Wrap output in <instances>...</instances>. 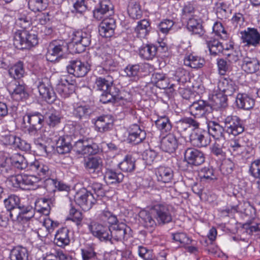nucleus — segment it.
Instances as JSON below:
<instances>
[{
    "label": "nucleus",
    "mask_w": 260,
    "mask_h": 260,
    "mask_svg": "<svg viewBox=\"0 0 260 260\" xmlns=\"http://www.w3.org/2000/svg\"><path fill=\"white\" fill-rule=\"evenodd\" d=\"M114 79L111 75L97 77L95 84L98 90L103 91L100 101L103 104L116 103L124 100L119 89L113 85Z\"/></svg>",
    "instance_id": "f257e3e1"
},
{
    "label": "nucleus",
    "mask_w": 260,
    "mask_h": 260,
    "mask_svg": "<svg viewBox=\"0 0 260 260\" xmlns=\"http://www.w3.org/2000/svg\"><path fill=\"white\" fill-rule=\"evenodd\" d=\"M38 43V37L32 31L18 30L14 34L13 44L18 49H29Z\"/></svg>",
    "instance_id": "f03ea898"
},
{
    "label": "nucleus",
    "mask_w": 260,
    "mask_h": 260,
    "mask_svg": "<svg viewBox=\"0 0 260 260\" xmlns=\"http://www.w3.org/2000/svg\"><path fill=\"white\" fill-rule=\"evenodd\" d=\"M23 122L29 124L26 127L25 132L31 136L38 135V132L41 130L45 122V111L41 114L38 112L27 113L23 117Z\"/></svg>",
    "instance_id": "7ed1b4c3"
},
{
    "label": "nucleus",
    "mask_w": 260,
    "mask_h": 260,
    "mask_svg": "<svg viewBox=\"0 0 260 260\" xmlns=\"http://www.w3.org/2000/svg\"><path fill=\"white\" fill-rule=\"evenodd\" d=\"M90 35L86 32L80 30L75 31L72 34V42L69 44V47L72 49L73 52L80 53L90 45Z\"/></svg>",
    "instance_id": "20e7f679"
},
{
    "label": "nucleus",
    "mask_w": 260,
    "mask_h": 260,
    "mask_svg": "<svg viewBox=\"0 0 260 260\" xmlns=\"http://www.w3.org/2000/svg\"><path fill=\"white\" fill-rule=\"evenodd\" d=\"M225 131L234 136L242 134L245 129L243 121L236 115H229L223 121Z\"/></svg>",
    "instance_id": "39448f33"
},
{
    "label": "nucleus",
    "mask_w": 260,
    "mask_h": 260,
    "mask_svg": "<svg viewBox=\"0 0 260 260\" xmlns=\"http://www.w3.org/2000/svg\"><path fill=\"white\" fill-rule=\"evenodd\" d=\"M151 209L155 215L159 224H164L172 220L171 206L166 204L156 203L151 206Z\"/></svg>",
    "instance_id": "423d86ee"
},
{
    "label": "nucleus",
    "mask_w": 260,
    "mask_h": 260,
    "mask_svg": "<svg viewBox=\"0 0 260 260\" xmlns=\"http://www.w3.org/2000/svg\"><path fill=\"white\" fill-rule=\"evenodd\" d=\"M74 200L84 211L89 210L96 202L94 195L85 188L81 189L76 193Z\"/></svg>",
    "instance_id": "0eeeda50"
},
{
    "label": "nucleus",
    "mask_w": 260,
    "mask_h": 260,
    "mask_svg": "<svg viewBox=\"0 0 260 260\" xmlns=\"http://www.w3.org/2000/svg\"><path fill=\"white\" fill-rule=\"evenodd\" d=\"M73 148L78 154L94 155L100 151L98 145L87 138L79 139L75 142Z\"/></svg>",
    "instance_id": "6e6552de"
},
{
    "label": "nucleus",
    "mask_w": 260,
    "mask_h": 260,
    "mask_svg": "<svg viewBox=\"0 0 260 260\" xmlns=\"http://www.w3.org/2000/svg\"><path fill=\"white\" fill-rule=\"evenodd\" d=\"M7 80V88L14 100L19 101L28 98V94L23 83H20L15 80Z\"/></svg>",
    "instance_id": "1a4fd4ad"
},
{
    "label": "nucleus",
    "mask_w": 260,
    "mask_h": 260,
    "mask_svg": "<svg viewBox=\"0 0 260 260\" xmlns=\"http://www.w3.org/2000/svg\"><path fill=\"white\" fill-rule=\"evenodd\" d=\"M131 229L125 224L120 223H114L110 226V239L111 243L113 241H122L129 237Z\"/></svg>",
    "instance_id": "9d476101"
},
{
    "label": "nucleus",
    "mask_w": 260,
    "mask_h": 260,
    "mask_svg": "<svg viewBox=\"0 0 260 260\" xmlns=\"http://www.w3.org/2000/svg\"><path fill=\"white\" fill-rule=\"evenodd\" d=\"M114 13V6L110 0L101 1L93 11V17L98 20L112 17Z\"/></svg>",
    "instance_id": "9b49d317"
},
{
    "label": "nucleus",
    "mask_w": 260,
    "mask_h": 260,
    "mask_svg": "<svg viewBox=\"0 0 260 260\" xmlns=\"http://www.w3.org/2000/svg\"><path fill=\"white\" fill-rule=\"evenodd\" d=\"M184 161L190 166H199L205 162V156L201 150L194 148H187L184 153Z\"/></svg>",
    "instance_id": "f8f14e48"
},
{
    "label": "nucleus",
    "mask_w": 260,
    "mask_h": 260,
    "mask_svg": "<svg viewBox=\"0 0 260 260\" xmlns=\"http://www.w3.org/2000/svg\"><path fill=\"white\" fill-rule=\"evenodd\" d=\"M68 72L77 77L85 76L90 70V65L88 62H82L80 60H71L67 67Z\"/></svg>",
    "instance_id": "ddd939ff"
},
{
    "label": "nucleus",
    "mask_w": 260,
    "mask_h": 260,
    "mask_svg": "<svg viewBox=\"0 0 260 260\" xmlns=\"http://www.w3.org/2000/svg\"><path fill=\"white\" fill-rule=\"evenodd\" d=\"M37 87L40 94L49 104H51L56 99V94L51 86L49 80L44 78L39 81Z\"/></svg>",
    "instance_id": "4468645a"
},
{
    "label": "nucleus",
    "mask_w": 260,
    "mask_h": 260,
    "mask_svg": "<svg viewBox=\"0 0 260 260\" xmlns=\"http://www.w3.org/2000/svg\"><path fill=\"white\" fill-rule=\"evenodd\" d=\"M64 44L61 41L55 40L51 42L47 48L46 55L47 59L51 62L57 61L61 57L63 50L66 47Z\"/></svg>",
    "instance_id": "2eb2a0df"
},
{
    "label": "nucleus",
    "mask_w": 260,
    "mask_h": 260,
    "mask_svg": "<svg viewBox=\"0 0 260 260\" xmlns=\"http://www.w3.org/2000/svg\"><path fill=\"white\" fill-rule=\"evenodd\" d=\"M88 229L94 237L101 241H108L110 239V228L109 227L92 221L88 224Z\"/></svg>",
    "instance_id": "dca6fc26"
},
{
    "label": "nucleus",
    "mask_w": 260,
    "mask_h": 260,
    "mask_svg": "<svg viewBox=\"0 0 260 260\" xmlns=\"http://www.w3.org/2000/svg\"><path fill=\"white\" fill-rule=\"evenodd\" d=\"M211 109L208 102L202 100L194 101L189 107L190 114L196 118L204 116Z\"/></svg>",
    "instance_id": "f3484780"
},
{
    "label": "nucleus",
    "mask_w": 260,
    "mask_h": 260,
    "mask_svg": "<svg viewBox=\"0 0 260 260\" xmlns=\"http://www.w3.org/2000/svg\"><path fill=\"white\" fill-rule=\"evenodd\" d=\"M242 42L248 46H256L260 42V33L255 28L248 27L240 32Z\"/></svg>",
    "instance_id": "a211bd4d"
},
{
    "label": "nucleus",
    "mask_w": 260,
    "mask_h": 260,
    "mask_svg": "<svg viewBox=\"0 0 260 260\" xmlns=\"http://www.w3.org/2000/svg\"><path fill=\"white\" fill-rule=\"evenodd\" d=\"M28 170L35 172L40 179H45L47 177H50L52 174V171L48 164L42 160H35L31 162Z\"/></svg>",
    "instance_id": "6ab92c4d"
},
{
    "label": "nucleus",
    "mask_w": 260,
    "mask_h": 260,
    "mask_svg": "<svg viewBox=\"0 0 260 260\" xmlns=\"http://www.w3.org/2000/svg\"><path fill=\"white\" fill-rule=\"evenodd\" d=\"M63 117L60 112L53 108H48L45 110V122L50 128H55L61 123Z\"/></svg>",
    "instance_id": "aec40b11"
},
{
    "label": "nucleus",
    "mask_w": 260,
    "mask_h": 260,
    "mask_svg": "<svg viewBox=\"0 0 260 260\" xmlns=\"http://www.w3.org/2000/svg\"><path fill=\"white\" fill-rule=\"evenodd\" d=\"M146 133L137 124L131 125L128 128V136L127 141L129 143L134 144H138L141 143L146 138Z\"/></svg>",
    "instance_id": "412c9836"
},
{
    "label": "nucleus",
    "mask_w": 260,
    "mask_h": 260,
    "mask_svg": "<svg viewBox=\"0 0 260 260\" xmlns=\"http://www.w3.org/2000/svg\"><path fill=\"white\" fill-rule=\"evenodd\" d=\"M99 26L100 35L105 38L112 36L116 28V20L113 17L104 18Z\"/></svg>",
    "instance_id": "4be33fe9"
},
{
    "label": "nucleus",
    "mask_w": 260,
    "mask_h": 260,
    "mask_svg": "<svg viewBox=\"0 0 260 260\" xmlns=\"http://www.w3.org/2000/svg\"><path fill=\"white\" fill-rule=\"evenodd\" d=\"M84 167L94 177L99 176L102 173L103 160L98 156L89 157L85 160Z\"/></svg>",
    "instance_id": "5701e85b"
},
{
    "label": "nucleus",
    "mask_w": 260,
    "mask_h": 260,
    "mask_svg": "<svg viewBox=\"0 0 260 260\" xmlns=\"http://www.w3.org/2000/svg\"><path fill=\"white\" fill-rule=\"evenodd\" d=\"M56 90L61 97L67 98L74 93L75 90V85L70 82L68 79L63 78L58 81Z\"/></svg>",
    "instance_id": "b1692460"
},
{
    "label": "nucleus",
    "mask_w": 260,
    "mask_h": 260,
    "mask_svg": "<svg viewBox=\"0 0 260 260\" xmlns=\"http://www.w3.org/2000/svg\"><path fill=\"white\" fill-rule=\"evenodd\" d=\"M207 136L208 134L206 132L196 128L190 135V141L196 147H205L209 143L207 140Z\"/></svg>",
    "instance_id": "393cba45"
},
{
    "label": "nucleus",
    "mask_w": 260,
    "mask_h": 260,
    "mask_svg": "<svg viewBox=\"0 0 260 260\" xmlns=\"http://www.w3.org/2000/svg\"><path fill=\"white\" fill-rule=\"evenodd\" d=\"M218 89L224 94L231 96L238 89L234 81L229 78L221 77L218 81Z\"/></svg>",
    "instance_id": "a878e982"
},
{
    "label": "nucleus",
    "mask_w": 260,
    "mask_h": 260,
    "mask_svg": "<svg viewBox=\"0 0 260 260\" xmlns=\"http://www.w3.org/2000/svg\"><path fill=\"white\" fill-rule=\"evenodd\" d=\"M113 119L110 115H103L97 118L94 122L95 129L104 133L110 130L113 125Z\"/></svg>",
    "instance_id": "bb28decb"
},
{
    "label": "nucleus",
    "mask_w": 260,
    "mask_h": 260,
    "mask_svg": "<svg viewBox=\"0 0 260 260\" xmlns=\"http://www.w3.org/2000/svg\"><path fill=\"white\" fill-rule=\"evenodd\" d=\"M178 145V140L176 136L172 134H169L162 139L160 148L164 151L171 153L175 151Z\"/></svg>",
    "instance_id": "cd10ccee"
},
{
    "label": "nucleus",
    "mask_w": 260,
    "mask_h": 260,
    "mask_svg": "<svg viewBox=\"0 0 260 260\" xmlns=\"http://www.w3.org/2000/svg\"><path fill=\"white\" fill-rule=\"evenodd\" d=\"M4 204L10 218L15 220V210L20 208L19 198L16 196H10L5 199Z\"/></svg>",
    "instance_id": "c85d7f7f"
},
{
    "label": "nucleus",
    "mask_w": 260,
    "mask_h": 260,
    "mask_svg": "<svg viewBox=\"0 0 260 260\" xmlns=\"http://www.w3.org/2000/svg\"><path fill=\"white\" fill-rule=\"evenodd\" d=\"M151 82L160 89L173 88L174 84L170 85L169 79L162 73L155 72L151 78Z\"/></svg>",
    "instance_id": "c756f323"
},
{
    "label": "nucleus",
    "mask_w": 260,
    "mask_h": 260,
    "mask_svg": "<svg viewBox=\"0 0 260 260\" xmlns=\"http://www.w3.org/2000/svg\"><path fill=\"white\" fill-rule=\"evenodd\" d=\"M45 186L47 190L51 192H54L56 190L59 191H69L70 187L61 181L57 179L47 177L44 181Z\"/></svg>",
    "instance_id": "7c9ffc66"
},
{
    "label": "nucleus",
    "mask_w": 260,
    "mask_h": 260,
    "mask_svg": "<svg viewBox=\"0 0 260 260\" xmlns=\"http://www.w3.org/2000/svg\"><path fill=\"white\" fill-rule=\"evenodd\" d=\"M157 181L164 183L172 182L174 178V172L170 167L160 166L155 172Z\"/></svg>",
    "instance_id": "2f4dec72"
},
{
    "label": "nucleus",
    "mask_w": 260,
    "mask_h": 260,
    "mask_svg": "<svg viewBox=\"0 0 260 260\" xmlns=\"http://www.w3.org/2000/svg\"><path fill=\"white\" fill-rule=\"evenodd\" d=\"M56 144L57 152L61 154L69 153L73 147L71 137L69 136L60 137L56 140Z\"/></svg>",
    "instance_id": "473e14b6"
},
{
    "label": "nucleus",
    "mask_w": 260,
    "mask_h": 260,
    "mask_svg": "<svg viewBox=\"0 0 260 260\" xmlns=\"http://www.w3.org/2000/svg\"><path fill=\"white\" fill-rule=\"evenodd\" d=\"M242 69L247 73H254L259 70V63L255 58L245 57L243 58Z\"/></svg>",
    "instance_id": "72a5a7b5"
},
{
    "label": "nucleus",
    "mask_w": 260,
    "mask_h": 260,
    "mask_svg": "<svg viewBox=\"0 0 260 260\" xmlns=\"http://www.w3.org/2000/svg\"><path fill=\"white\" fill-rule=\"evenodd\" d=\"M236 103L239 108L249 110L254 106V101L246 94L239 93L236 96Z\"/></svg>",
    "instance_id": "f704fd0d"
},
{
    "label": "nucleus",
    "mask_w": 260,
    "mask_h": 260,
    "mask_svg": "<svg viewBox=\"0 0 260 260\" xmlns=\"http://www.w3.org/2000/svg\"><path fill=\"white\" fill-rule=\"evenodd\" d=\"M124 175L119 171L107 169L104 176V179L108 184H113L121 182Z\"/></svg>",
    "instance_id": "c9c22d12"
},
{
    "label": "nucleus",
    "mask_w": 260,
    "mask_h": 260,
    "mask_svg": "<svg viewBox=\"0 0 260 260\" xmlns=\"http://www.w3.org/2000/svg\"><path fill=\"white\" fill-rule=\"evenodd\" d=\"M91 113V110L88 106L76 105L74 106L72 113L75 118L81 120L87 119Z\"/></svg>",
    "instance_id": "e433bc0d"
},
{
    "label": "nucleus",
    "mask_w": 260,
    "mask_h": 260,
    "mask_svg": "<svg viewBox=\"0 0 260 260\" xmlns=\"http://www.w3.org/2000/svg\"><path fill=\"white\" fill-rule=\"evenodd\" d=\"M187 28L192 34L198 35L199 37H201L204 34V30L200 19L189 18L187 21Z\"/></svg>",
    "instance_id": "4c0bfd02"
},
{
    "label": "nucleus",
    "mask_w": 260,
    "mask_h": 260,
    "mask_svg": "<svg viewBox=\"0 0 260 260\" xmlns=\"http://www.w3.org/2000/svg\"><path fill=\"white\" fill-rule=\"evenodd\" d=\"M158 49L153 44L144 45L139 49V55L145 59H152L155 56Z\"/></svg>",
    "instance_id": "58836bf2"
},
{
    "label": "nucleus",
    "mask_w": 260,
    "mask_h": 260,
    "mask_svg": "<svg viewBox=\"0 0 260 260\" xmlns=\"http://www.w3.org/2000/svg\"><path fill=\"white\" fill-rule=\"evenodd\" d=\"M54 243L59 247L68 245L70 242L69 237V230L67 228H62L57 231L54 238Z\"/></svg>",
    "instance_id": "ea45409f"
},
{
    "label": "nucleus",
    "mask_w": 260,
    "mask_h": 260,
    "mask_svg": "<svg viewBox=\"0 0 260 260\" xmlns=\"http://www.w3.org/2000/svg\"><path fill=\"white\" fill-rule=\"evenodd\" d=\"M99 58H101L103 60L101 61L102 66L96 67L95 71L99 75H103L102 76H106L108 74L111 75L109 69L108 68L112 64V60L111 55L109 54L105 55V58L103 56H99Z\"/></svg>",
    "instance_id": "a19ab883"
},
{
    "label": "nucleus",
    "mask_w": 260,
    "mask_h": 260,
    "mask_svg": "<svg viewBox=\"0 0 260 260\" xmlns=\"http://www.w3.org/2000/svg\"><path fill=\"white\" fill-rule=\"evenodd\" d=\"M119 169L124 172H132L136 167V159L132 155L125 156L123 160L118 165Z\"/></svg>",
    "instance_id": "79ce46f5"
},
{
    "label": "nucleus",
    "mask_w": 260,
    "mask_h": 260,
    "mask_svg": "<svg viewBox=\"0 0 260 260\" xmlns=\"http://www.w3.org/2000/svg\"><path fill=\"white\" fill-rule=\"evenodd\" d=\"M208 133L215 139L224 137L225 128L215 121H209L208 123Z\"/></svg>",
    "instance_id": "37998d69"
},
{
    "label": "nucleus",
    "mask_w": 260,
    "mask_h": 260,
    "mask_svg": "<svg viewBox=\"0 0 260 260\" xmlns=\"http://www.w3.org/2000/svg\"><path fill=\"white\" fill-rule=\"evenodd\" d=\"M205 61L200 56L189 54L184 59V63L185 66L193 69L201 68L203 67Z\"/></svg>",
    "instance_id": "c03bdc74"
},
{
    "label": "nucleus",
    "mask_w": 260,
    "mask_h": 260,
    "mask_svg": "<svg viewBox=\"0 0 260 260\" xmlns=\"http://www.w3.org/2000/svg\"><path fill=\"white\" fill-rule=\"evenodd\" d=\"M10 258L11 260H28V252L23 247H15L11 250Z\"/></svg>",
    "instance_id": "a18cd8bd"
},
{
    "label": "nucleus",
    "mask_w": 260,
    "mask_h": 260,
    "mask_svg": "<svg viewBox=\"0 0 260 260\" xmlns=\"http://www.w3.org/2000/svg\"><path fill=\"white\" fill-rule=\"evenodd\" d=\"M8 72L12 78L11 80H16L22 78L25 74L23 63L21 61L17 62L9 68Z\"/></svg>",
    "instance_id": "49530a36"
},
{
    "label": "nucleus",
    "mask_w": 260,
    "mask_h": 260,
    "mask_svg": "<svg viewBox=\"0 0 260 260\" xmlns=\"http://www.w3.org/2000/svg\"><path fill=\"white\" fill-rule=\"evenodd\" d=\"M140 221L144 226L147 229H153L156 225V223L150 213L146 211H141L139 213Z\"/></svg>",
    "instance_id": "de8ad7c7"
},
{
    "label": "nucleus",
    "mask_w": 260,
    "mask_h": 260,
    "mask_svg": "<svg viewBox=\"0 0 260 260\" xmlns=\"http://www.w3.org/2000/svg\"><path fill=\"white\" fill-rule=\"evenodd\" d=\"M151 29L150 23L147 19H143L138 22L135 31L140 38H145Z\"/></svg>",
    "instance_id": "09e8293b"
},
{
    "label": "nucleus",
    "mask_w": 260,
    "mask_h": 260,
    "mask_svg": "<svg viewBox=\"0 0 260 260\" xmlns=\"http://www.w3.org/2000/svg\"><path fill=\"white\" fill-rule=\"evenodd\" d=\"M199 125V122L190 117L182 118L177 122V127L181 132L186 131L191 126L198 128Z\"/></svg>",
    "instance_id": "8fccbe9b"
},
{
    "label": "nucleus",
    "mask_w": 260,
    "mask_h": 260,
    "mask_svg": "<svg viewBox=\"0 0 260 260\" xmlns=\"http://www.w3.org/2000/svg\"><path fill=\"white\" fill-rule=\"evenodd\" d=\"M206 44L211 55H216L223 51L222 43L217 39L211 38L206 40Z\"/></svg>",
    "instance_id": "3c124183"
},
{
    "label": "nucleus",
    "mask_w": 260,
    "mask_h": 260,
    "mask_svg": "<svg viewBox=\"0 0 260 260\" xmlns=\"http://www.w3.org/2000/svg\"><path fill=\"white\" fill-rule=\"evenodd\" d=\"M128 13L133 19L141 18L142 16V11L140 4L135 1H131L128 7Z\"/></svg>",
    "instance_id": "603ef678"
},
{
    "label": "nucleus",
    "mask_w": 260,
    "mask_h": 260,
    "mask_svg": "<svg viewBox=\"0 0 260 260\" xmlns=\"http://www.w3.org/2000/svg\"><path fill=\"white\" fill-rule=\"evenodd\" d=\"M11 163L12 167L18 171L25 170L29 167L26 159L20 154H17Z\"/></svg>",
    "instance_id": "864d4df0"
},
{
    "label": "nucleus",
    "mask_w": 260,
    "mask_h": 260,
    "mask_svg": "<svg viewBox=\"0 0 260 260\" xmlns=\"http://www.w3.org/2000/svg\"><path fill=\"white\" fill-rule=\"evenodd\" d=\"M83 260H94L96 258L97 253L93 245H89L81 249Z\"/></svg>",
    "instance_id": "5fc2aeb1"
},
{
    "label": "nucleus",
    "mask_w": 260,
    "mask_h": 260,
    "mask_svg": "<svg viewBox=\"0 0 260 260\" xmlns=\"http://www.w3.org/2000/svg\"><path fill=\"white\" fill-rule=\"evenodd\" d=\"M156 127L162 132H168L171 131L172 124L169 118L162 116L158 118L155 122Z\"/></svg>",
    "instance_id": "6e6d98bb"
},
{
    "label": "nucleus",
    "mask_w": 260,
    "mask_h": 260,
    "mask_svg": "<svg viewBox=\"0 0 260 260\" xmlns=\"http://www.w3.org/2000/svg\"><path fill=\"white\" fill-rule=\"evenodd\" d=\"M140 71V65L139 64L127 65L124 69V72L126 76L133 80L138 78Z\"/></svg>",
    "instance_id": "4d7b16f0"
},
{
    "label": "nucleus",
    "mask_w": 260,
    "mask_h": 260,
    "mask_svg": "<svg viewBox=\"0 0 260 260\" xmlns=\"http://www.w3.org/2000/svg\"><path fill=\"white\" fill-rule=\"evenodd\" d=\"M28 5L31 11L39 12L45 10L48 4L46 0H29Z\"/></svg>",
    "instance_id": "13d9d810"
},
{
    "label": "nucleus",
    "mask_w": 260,
    "mask_h": 260,
    "mask_svg": "<svg viewBox=\"0 0 260 260\" xmlns=\"http://www.w3.org/2000/svg\"><path fill=\"white\" fill-rule=\"evenodd\" d=\"M217 65L218 73L222 76L226 75L227 73H229L232 70V67L229 62H228L223 58H218L217 59Z\"/></svg>",
    "instance_id": "bf43d9fd"
},
{
    "label": "nucleus",
    "mask_w": 260,
    "mask_h": 260,
    "mask_svg": "<svg viewBox=\"0 0 260 260\" xmlns=\"http://www.w3.org/2000/svg\"><path fill=\"white\" fill-rule=\"evenodd\" d=\"M82 219V213L74 208L72 207L70 210L68 219L74 222L77 226H79L81 225Z\"/></svg>",
    "instance_id": "052dcab7"
},
{
    "label": "nucleus",
    "mask_w": 260,
    "mask_h": 260,
    "mask_svg": "<svg viewBox=\"0 0 260 260\" xmlns=\"http://www.w3.org/2000/svg\"><path fill=\"white\" fill-rule=\"evenodd\" d=\"M100 218L102 221L111 225L117 222L116 216L108 210L103 211L100 215Z\"/></svg>",
    "instance_id": "680f3d73"
},
{
    "label": "nucleus",
    "mask_w": 260,
    "mask_h": 260,
    "mask_svg": "<svg viewBox=\"0 0 260 260\" xmlns=\"http://www.w3.org/2000/svg\"><path fill=\"white\" fill-rule=\"evenodd\" d=\"M199 175L203 181L212 180L214 179V171L209 167H204L201 169Z\"/></svg>",
    "instance_id": "e2e57ef3"
},
{
    "label": "nucleus",
    "mask_w": 260,
    "mask_h": 260,
    "mask_svg": "<svg viewBox=\"0 0 260 260\" xmlns=\"http://www.w3.org/2000/svg\"><path fill=\"white\" fill-rule=\"evenodd\" d=\"M157 156V153L152 149H147L144 151L142 157L147 165H151L155 161Z\"/></svg>",
    "instance_id": "0e129e2a"
},
{
    "label": "nucleus",
    "mask_w": 260,
    "mask_h": 260,
    "mask_svg": "<svg viewBox=\"0 0 260 260\" xmlns=\"http://www.w3.org/2000/svg\"><path fill=\"white\" fill-rule=\"evenodd\" d=\"M138 252L139 256L143 260H153V251L151 249L143 246H139Z\"/></svg>",
    "instance_id": "69168bd1"
},
{
    "label": "nucleus",
    "mask_w": 260,
    "mask_h": 260,
    "mask_svg": "<svg viewBox=\"0 0 260 260\" xmlns=\"http://www.w3.org/2000/svg\"><path fill=\"white\" fill-rule=\"evenodd\" d=\"M243 227L249 234L260 231V223H255L252 220L247 221L243 224Z\"/></svg>",
    "instance_id": "338daca9"
},
{
    "label": "nucleus",
    "mask_w": 260,
    "mask_h": 260,
    "mask_svg": "<svg viewBox=\"0 0 260 260\" xmlns=\"http://www.w3.org/2000/svg\"><path fill=\"white\" fill-rule=\"evenodd\" d=\"M249 172L254 178L260 179V159H256L251 162Z\"/></svg>",
    "instance_id": "774afa93"
}]
</instances>
